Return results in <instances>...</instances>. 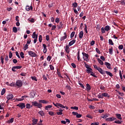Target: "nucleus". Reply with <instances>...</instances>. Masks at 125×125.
<instances>
[{
	"mask_svg": "<svg viewBox=\"0 0 125 125\" xmlns=\"http://www.w3.org/2000/svg\"><path fill=\"white\" fill-rule=\"evenodd\" d=\"M101 31H102V34H105V33L106 32V30H105V28H104V27H102Z\"/></svg>",
	"mask_w": 125,
	"mask_h": 125,
	"instance_id": "45",
	"label": "nucleus"
},
{
	"mask_svg": "<svg viewBox=\"0 0 125 125\" xmlns=\"http://www.w3.org/2000/svg\"><path fill=\"white\" fill-rule=\"evenodd\" d=\"M98 98H99V99H103L104 97H103V94L102 93V94H99L97 96Z\"/></svg>",
	"mask_w": 125,
	"mask_h": 125,
	"instance_id": "36",
	"label": "nucleus"
},
{
	"mask_svg": "<svg viewBox=\"0 0 125 125\" xmlns=\"http://www.w3.org/2000/svg\"><path fill=\"white\" fill-rule=\"evenodd\" d=\"M0 60H1V63H2V64H3L4 63V59L3 58V57L2 56H1Z\"/></svg>",
	"mask_w": 125,
	"mask_h": 125,
	"instance_id": "52",
	"label": "nucleus"
},
{
	"mask_svg": "<svg viewBox=\"0 0 125 125\" xmlns=\"http://www.w3.org/2000/svg\"><path fill=\"white\" fill-rule=\"evenodd\" d=\"M109 53L110 55H113V47L111 46L109 49Z\"/></svg>",
	"mask_w": 125,
	"mask_h": 125,
	"instance_id": "28",
	"label": "nucleus"
},
{
	"mask_svg": "<svg viewBox=\"0 0 125 125\" xmlns=\"http://www.w3.org/2000/svg\"><path fill=\"white\" fill-rule=\"evenodd\" d=\"M116 2H120V4H121V5H125V2L123 1H122L118 0V1H117Z\"/></svg>",
	"mask_w": 125,
	"mask_h": 125,
	"instance_id": "49",
	"label": "nucleus"
},
{
	"mask_svg": "<svg viewBox=\"0 0 125 125\" xmlns=\"http://www.w3.org/2000/svg\"><path fill=\"white\" fill-rule=\"evenodd\" d=\"M108 117H109L108 114H105L104 115L101 116V118H102V119H107Z\"/></svg>",
	"mask_w": 125,
	"mask_h": 125,
	"instance_id": "38",
	"label": "nucleus"
},
{
	"mask_svg": "<svg viewBox=\"0 0 125 125\" xmlns=\"http://www.w3.org/2000/svg\"><path fill=\"white\" fill-rule=\"evenodd\" d=\"M32 106L30 104H26V109H30V108H32Z\"/></svg>",
	"mask_w": 125,
	"mask_h": 125,
	"instance_id": "37",
	"label": "nucleus"
},
{
	"mask_svg": "<svg viewBox=\"0 0 125 125\" xmlns=\"http://www.w3.org/2000/svg\"><path fill=\"white\" fill-rule=\"evenodd\" d=\"M91 125H99V122H95L91 124Z\"/></svg>",
	"mask_w": 125,
	"mask_h": 125,
	"instance_id": "62",
	"label": "nucleus"
},
{
	"mask_svg": "<svg viewBox=\"0 0 125 125\" xmlns=\"http://www.w3.org/2000/svg\"><path fill=\"white\" fill-rule=\"evenodd\" d=\"M50 108H52V105H46L45 107V110H48V109H50Z\"/></svg>",
	"mask_w": 125,
	"mask_h": 125,
	"instance_id": "35",
	"label": "nucleus"
},
{
	"mask_svg": "<svg viewBox=\"0 0 125 125\" xmlns=\"http://www.w3.org/2000/svg\"><path fill=\"white\" fill-rule=\"evenodd\" d=\"M32 37V39H38V34H36V32L33 33Z\"/></svg>",
	"mask_w": 125,
	"mask_h": 125,
	"instance_id": "19",
	"label": "nucleus"
},
{
	"mask_svg": "<svg viewBox=\"0 0 125 125\" xmlns=\"http://www.w3.org/2000/svg\"><path fill=\"white\" fill-rule=\"evenodd\" d=\"M42 45L43 47V53L44 54H45L46 53V52H47V48H46L47 47L46 45L45 44H43Z\"/></svg>",
	"mask_w": 125,
	"mask_h": 125,
	"instance_id": "11",
	"label": "nucleus"
},
{
	"mask_svg": "<svg viewBox=\"0 0 125 125\" xmlns=\"http://www.w3.org/2000/svg\"><path fill=\"white\" fill-rule=\"evenodd\" d=\"M23 100H24V99H23V98L16 99V101H17V102L23 101Z\"/></svg>",
	"mask_w": 125,
	"mask_h": 125,
	"instance_id": "55",
	"label": "nucleus"
},
{
	"mask_svg": "<svg viewBox=\"0 0 125 125\" xmlns=\"http://www.w3.org/2000/svg\"><path fill=\"white\" fill-rule=\"evenodd\" d=\"M38 114H39L41 117H43V116H44V112L42 110L39 111Z\"/></svg>",
	"mask_w": 125,
	"mask_h": 125,
	"instance_id": "26",
	"label": "nucleus"
},
{
	"mask_svg": "<svg viewBox=\"0 0 125 125\" xmlns=\"http://www.w3.org/2000/svg\"><path fill=\"white\" fill-rule=\"evenodd\" d=\"M84 30L85 33H86V34H87L88 32H87V25H86V24H84Z\"/></svg>",
	"mask_w": 125,
	"mask_h": 125,
	"instance_id": "32",
	"label": "nucleus"
},
{
	"mask_svg": "<svg viewBox=\"0 0 125 125\" xmlns=\"http://www.w3.org/2000/svg\"><path fill=\"white\" fill-rule=\"evenodd\" d=\"M16 85L18 87H22V85H23V83L21 80H18L16 83Z\"/></svg>",
	"mask_w": 125,
	"mask_h": 125,
	"instance_id": "3",
	"label": "nucleus"
},
{
	"mask_svg": "<svg viewBox=\"0 0 125 125\" xmlns=\"http://www.w3.org/2000/svg\"><path fill=\"white\" fill-rule=\"evenodd\" d=\"M25 9H26V11H30V10H33V6H29L27 5L26 6Z\"/></svg>",
	"mask_w": 125,
	"mask_h": 125,
	"instance_id": "13",
	"label": "nucleus"
},
{
	"mask_svg": "<svg viewBox=\"0 0 125 125\" xmlns=\"http://www.w3.org/2000/svg\"><path fill=\"white\" fill-rule=\"evenodd\" d=\"M12 56H13L12 52H9V58L10 59H11V58H12Z\"/></svg>",
	"mask_w": 125,
	"mask_h": 125,
	"instance_id": "60",
	"label": "nucleus"
},
{
	"mask_svg": "<svg viewBox=\"0 0 125 125\" xmlns=\"http://www.w3.org/2000/svg\"><path fill=\"white\" fill-rule=\"evenodd\" d=\"M82 55L83 56H84L86 58L84 59V60L86 62H88L89 61V59H88V57H89V55L88 54H86L84 52H82Z\"/></svg>",
	"mask_w": 125,
	"mask_h": 125,
	"instance_id": "4",
	"label": "nucleus"
},
{
	"mask_svg": "<svg viewBox=\"0 0 125 125\" xmlns=\"http://www.w3.org/2000/svg\"><path fill=\"white\" fill-rule=\"evenodd\" d=\"M32 106H35V107H38L39 109H42V104L41 103H38L37 101H34L32 102Z\"/></svg>",
	"mask_w": 125,
	"mask_h": 125,
	"instance_id": "2",
	"label": "nucleus"
},
{
	"mask_svg": "<svg viewBox=\"0 0 125 125\" xmlns=\"http://www.w3.org/2000/svg\"><path fill=\"white\" fill-rule=\"evenodd\" d=\"M70 108L73 110H79V107L78 106H71Z\"/></svg>",
	"mask_w": 125,
	"mask_h": 125,
	"instance_id": "48",
	"label": "nucleus"
},
{
	"mask_svg": "<svg viewBox=\"0 0 125 125\" xmlns=\"http://www.w3.org/2000/svg\"><path fill=\"white\" fill-rule=\"evenodd\" d=\"M52 58L51 57V56H48L47 57V60L48 61V62H49V61H50V60H51V59Z\"/></svg>",
	"mask_w": 125,
	"mask_h": 125,
	"instance_id": "61",
	"label": "nucleus"
},
{
	"mask_svg": "<svg viewBox=\"0 0 125 125\" xmlns=\"http://www.w3.org/2000/svg\"><path fill=\"white\" fill-rule=\"evenodd\" d=\"M100 29H101V26L100 25V24L97 25L96 30H100Z\"/></svg>",
	"mask_w": 125,
	"mask_h": 125,
	"instance_id": "58",
	"label": "nucleus"
},
{
	"mask_svg": "<svg viewBox=\"0 0 125 125\" xmlns=\"http://www.w3.org/2000/svg\"><path fill=\"white\" fill-rule=\"evenodd\" d=\"M63 35H64V36L61 37V39H60L61 42H63V41H64V40H66V39H67L68 37V36H67V33L66 32H64Z\"/></svg>",
	"mask_w": 125,
	"mask_h": 125,
	"instance_id": "8",
	"label": "nucleus"
},
{
	"mask_svg": "<svg viewBox=\"0 0 125 125\" xmlns=\"http://www.w3.org/2000/svg\"><path fill=\"white\" fill-rule=\"evenodd\" d=\"M100 59L103 61H105V57L102 56L100 57Z\"/></svg>",
	"mask_w": 125,
	"mask_h": 125,
	"instance_id": "63",
	"label": "nucleus"
},
{
	"mask_svg": "<svg viewBox=\"0 0 125 125\" xmlns=\"http://www.w3.org/2000/svg\"><path fill=\"white\" fill-rule=\"evenodd\" d=\"M65 51L67 54H69L70 53V46L69 45H66Z\"/></svg>",
	"mask_w": 125,
	"mask_h": 125,
	"instance_id": "9",
	"label": "nucleus"
},
{
	"mask_svg": "<svg viewBox=\"0 0 125 125\" xmlns=\"http://www.w3.org/2000/svg\"><path fill=\"white\" fill-rule=\"evenodd\" d=\"M83 31H81L79 33V39H83Z\"/></svg>",
	"mask_w": 125,
	"mask_h": 125,
	"instance_id": "23",
	"label": "nucleus"
},
{
	"mask_svg": "<svg viewBox=\"0 0 125 125\" xmlns=\"http://www.w3.org/2000/svg\"><path fill=\"white\" fill-rule=\"evenodd\" d=\"M75 32L73 31L71 32V34H70V39H72V38H74V36H75Z\"/></svg>",
	"mask_w": 125,
	"mask_h": 125,
	"instance_id": "44",
	"label": "nucleus"
},
{
	"mask_svg": "<svg viewBox=\"0 0 125 125\" xmlns=\"http://www.w3.org/2000/svg\"><path fill=\"white\" fill-rule=\"evenodd\" d=\"M96 51L97 53H98V54H101V52H100V50L99 49H98V48H96Z\"/></svg>",
	"mask_w": 125,
	"mask_h": 125,
	"instance_id": "54",
	"label": "nucleus"
},
{
	"mask_svg": "<svg viewBox=\"0 0 125 125\" xmlns=\"http://www.w3.org/2000/svg\"><path fill=\"white\" fill-rule=\"evenodd\" d=\"M29 45H28V44H25V46L23 47V49L24 50H27V49H28V48H29Z\"/></svg>",
	"mask_w": 125,
	"mask_h": 125,
	"instance_id": "42",
	"label": "nucleus"
},
{
	"mask_svg": "<svg viewBox=\"0 0 125 125\" xmlns=\"http://www.w3.org/2000/svg\"><path fill=\"white\" fill-rule=\"evenodd\" d=\"M93 67L95 70H97L100 74L102 75H105V73L107 75V76H109L111 78L113 77V73H111V72L108 71H104L103 69L100 67H98L96 65H94Z\"/></svg>",
	"mask_w": 125,
	"mask_h": 125,
	"instance_id": "1",
	"label": "nucleus"
},
{
	"mask_svg": "<svg viewBox=\"0 0 125 125\" xmlns=\"http://www.w3.org/2000/svg\"><path fill=\"white\" fill-rule=\"evenodd\" d=\"M32 125H37V123H38V119H36L35 118H32Z\"/></svg>",
	"mask_w": 125,
	"mask_h": 125,
	"instance_id": "17",
	"label": "nucleus"
},
{
	"mask_svg": "<svg viewBox=\"0 0 125 125\" xmlns=\"http://www.w3.org/2000/svg\"><path fill=\"white\" fill-rule=\"evenodd\" d=\"M72 6L73 8H77L78 7V3L74 2L72 3Z\"/></svg>",
	"mask_w": 125,
	"mask_h": 125,
	"instance_id": "27",
	"label": "nucleus"
},
{
	"mask_svg": "<svg viewBox=\"0 0 125 125\" xmlns=\"http://www.w3.org/2000/svg\"><path fill=\"white\" fill-rule=\"evenodd\" d=\"M5 88H3L1 92V95H3L5 93Z\"/></svg>",
	"mask_w": 125,
	"mask_h": 125,
	"instance_id": "50",
	"label": "nucleus"
},
{
	"mask_svg": "<svg viewBox=\"0 0 125 125\" xmlns=\"http://www.w3.org/2000/svg\"><path fill=\"white\" fill-rule=\"evenodd\" d=\"M104 65H105L106 68H107V69H111V64L108 62H104Z\"/></svg>",
	"mask_w": 125,
	"mask_h": 125,
	"instance_id": "12",
	"label": "nucleus"
},
{
	"mask_svg": "<svg viewBox=\"0 0 125 125\" xmlns=\"http://www.w3.org/2000/svg\"><path fill=\"white\" fill-rule=\"evenodd\" d=\"M13 97H14L13 94L10 93L7 95L6 99H7V100H11V99H13Z\"/></svg>",
	"mask_w": 125,
	"mask_h": 125,
	"instance_id": "7",
	"label": "nucleus"
},
{
	"mask_svg": "<svg viewBox=\"0 0 125 125\" xmlns=\"http://www.w3.org/2000/svg\"><path fill=\"white\" fill-rule=\"evenodd\" d=\"M59 111L57 112L56 114H57L58 115H61L63 114V110L62 109H59Z\"/></svg>",
	"mask_w": 125,
	"mask_h": 125,
	"instance_id": "20",
	"label": "nucleus"
},
{
	"mask_svg": "<svg viewBox=\"0 0 125 125\" xmlns=\"http://www.w3.org/2000/svg\"><path fill=\"white\" fill-rule=\"evenodd\" d=\"M108 43L109 44H110V45H114V42H113V41L111 39L108 40Z\"/></svg>",
	"mask_w": 125,
	"mask_h": 125,
	"instance_id": "34",
	"label": "nucleus"
},
{
	"mask_svg": "<svg viewBox=\"0 0 125 125\" xmlns=\"http://www.w3.org/2000/svg\"><path fill=\"white\" fill-rule=\"evenodd\" d=\"M20 55L21 57V58L23 59L24 58V53L23 52H21V53H20Z\"/></svg>",
	"mask_w": 125,
	"mask_h": 125,
	"instance_id": "47",
	"label": "nucleus"
},
{
	"mask_svg": "<svg viewBox=\"0 0 125 125\" xmlns=\"http://www.w3.org/2000/svg\"><path fill=\"white\" fill-rule=\"evenodd\" d=\"M39 102H40V103H42L43 104H47V103H48V102L45 100H40Z\"/></svg>",
	"mask_w": 125,
	"mask_h": 125,
	"instance_id": "30",
	"label": "nucleus"
},
{
	"mask_svg": "<svg viewBox=\"0 0 125 125\" xmlns=\"http://www.w3.org/2000/svg\"><path fill=\"white\" fill-rule=\"evenodd\" d=\"M86 117V118H88L89 119H93V117H92V116L90 115V114H87Z\"/></svg>",
	"mask_w": 125,
	"mask_h": 125,
	"instance_id": "57",
	"label": "nucleus"
},
{
	"mask_svg": "<svg viewBox=\"0 0 125 125\" xmlns=\"http://www.w3.org/2000/svg\"><path fill=\"white\" fill-rule=\"evenodd\" d=\"M17 106L18 107H20L21 109H24V108L26 107V105L24 103H20L19 104H17Z\"/></svg>",
	"mask_w": 125,
	"mask_h": 125,
	"instance_id": "6",
	"label": "nucleus"
},
{
	"mask_svg": "<svg viewBox=\"0 0 125 125\" xmlns=\"http://www.w3.org/2000/svg\"><path fill=\"white\" fill-rule=\"evenodd\" d=\"M116 116L117 118V119H118V120H122V115H121V114H119V113H117L116 114Z\"/></svg>",
	"mask_w": 125,
	"mask_h": 125,
	"instance_id": "25",
	"label": "nucleus"
},
{
	"mask_svg": "<svg viewBox=\"0 0 125 125\" xmlns=\"http://www.w3.org/2000/svg\"><path fill=\"white\" fill-rule=\"evenodd\" d=\"M49 67L51 71H53V70H54V66H53V65L50 64Z\"/></svg>",
	"mask_w": 125,
	"mask_h": 125,
	"instance_id": "59",
	"label": "nucleus"
},
{
	"mask_svg": "<svg viewBox=\"0 0 125 125\" xmlns=\"http://www.w3.org/2000/svg\"><path fill=\"white\" fill-rule=\"evenodd\" d=\"M86 72L87 73V74H90L92 72V68L90 67L87 68Z\"/></svg>",
	"mask_w": 125,
	"mask_h": 125,
	"instance_id": "24",
	"label": "nucleus"
},
{
	"mask_svg": "<svg viewBox=\"0 0 125 125\" xmlns=\"http://www.w3.org/2000/svg\"><path fill=\"white\" fill-rule=\"evenodd\" d=\"M90 74V75L92 76V77H94V78H97V76L95 75V73H94V72L92 71Z\"/></svg>",
	"mask_w": 125,
	"mask_h": 125,
	"instance_id": "46",
	"label": "nucleus"
},
{
	"mask_svg": "<svg viewBox=\"0 0 125 125\" xmlns=\"http://www.w3.org/2000/svg\"><path fill=\"white\" fill-rule=\"evenodd\" d=\"M98 62L100 64V65H104V62L101 60L100 59H98Z\"/></svg>",
	"mask_w": 125,
	"mask_h": 125,
	"instance_id": "29",
	"label": "nucleus"
},
{
	"mask_svg": "<svg viewBox=\"0 0 125 125\" xmlns=\"http://www.w3.org/2000/svg\"><path fill=\"white\" fill-rule=\"evenodd\" d=\"M57 74L60 78L63 79V76H61V73L60 72H59V69L58 68H57Z\"/></svg>",
	"mask_w": 125,
	"mask_h": 125,
	"instance_id": "18",
	"label": "nucleus"
},
{
	"mask_svg": "<svg viewBox=\"0 0 125 125\" xmlns=\"http://www.w3.org/2000/svg\"><path fill=\"white\" fill-rule=\"evenodd\" d=\"M18 31V29H17V27L14 26L13 27V32H14V33H17Z\"/></svg>",
	"mask_w": 125,
	"mask_h": 125,
	"instance_id": "41",
	"label": "nucleus"
},
{
	"mask_svg": "<svg viewBox=\"0 0 125 125\" xmlns=\"http://www.w3.org/2000/svg\"><path fill=\"white\" fill-rule=\"evenodd\" d=\"M114 123H115V124H118L119 125H121V124L123 123V121L121 120H118L114 121Z\"/></svg>",
	"mask_w": 125,
	"mask_h": 125,
	"instance_id": "39",
	"label": "nucleus"
},
{
	"mask_svg": "<svg viewBox=\"0 0 125 125\" xmlns=\"http://www.w3.org/2000/svg\"><path fill=\"white\" fill-rule=\"evenodd\" d=\"M86 90H87V91H89V90L91 89V87L89 83H87L86 84Z\"/></svg>",
	"mask_w": 125,
	"mask_h": 125,
	"instance_id": "16",
	"label": "nucleus"
},
{
	"mask_svg": "<svg viewBox=\"0 0 125 125\" xmlns=\"http://www.w3.org/2000/svg\"><path fill=\"white\" fill-rule=\"evenodd\" d=\"M78 83L79 85H80L81 87L83 88V89H84V85H83V83H81V82H80V79L78 80Z\"/></svg>",
	"mask_w": 125,
	"mask_h": 125,
	"instance_id": "31",
	"label": "nucleus"
},
{
	"mask_svg": "<svg viewBox=\"0 0 125 125\" xmlns=\"http://www.w3.org/2000/svg\"><path fill=\"white\" fill-rule=\"evenodd\" d=\"M28 53L29 56H31V57H37V55L36 54V53L32 51H28Z\"/></svg>",
	"mask_w": 125,
	"mask_h": 125,
	"instance_id": "5",
	"label": "nucleus"
},
{
	"mask_svg": "<svg viewBox=\"0 0 125 125\" xmlns=\"http://www.w3.org/2000/svg\"><path fill=\"white\" fill-rule=\"evenodd\" d=\"M75 42H76V40L74 39L68 43V45L69 46H72V45H73V44H74Z\"/></svg>",
	"mask_w": 125,
	"mask_h": 125,
	"instance_id": "14",
	"label": "nucleus"
},
{
	"mask_svg": "<svg viewBox=\"0 0 125 125\" xmlns=\"http://www.w3.org/2000/svg\"><path fill=\"white\" fill-rule=\"evenodd\" d=\"M14 122V118H11L10 119H9L8 121L9 124H12Z\"/></svg>",
	"mask_w": 125,
	"mask_h": 125,
	"instance_id": "40",
	"label": "nucleus"
},
{
	"mask_svg": "<svg viewBox=\"0 0 125 125\" xmlns=\"http://www.w3.org/2000/svg\"><path fill=\"white\" fill-rule=\"evenodd\" d=\"M53 104L55 106V107H57V108H58V109L60 108L59 106L60 105V104L57 103L56 104H55L54 102H53Z\"/></svg>",
	"mask_w": 125,
	"mask_h": 125,
	"instance_id": "33",
	"label": "nucleus"
},
{
	"mask_svg": "<svg viewBox=\"0 0 125 125\" xmlns=\"http://www.w3.org/2000/svg\"><path fill=\"white\" fill-rule=\"evenodd\" d=\"M103 97H107V98H109L110 97V95L107 93H103Z\"/></svg>",
	"mask_w": 125,
	"mask_h": 125,
	"instance_id": "22",
	"label": "nucleus"
},
{
	"mask_svg": "<svg viewBox=\"0 0 125 125\" xmlns=\"http://www.w3.org/2000/svg\"><path fill=\"white\" fill-rule=\"evenodd\" d=\"M117 119L115 117H109L106 119L107 122H113V121H116Z\"/></svg>",
	"mask_w": 125,
	"mask_h": 125,
	"instance_id": "10",
	"label": "nucleus"
},
{
	"mask_svg": "<svg viewBox=\"0 0 125 125\" xmlns=\"http://www.w3.org/2000/svg\"><path fill=\"white\" fill-rule=\"evenodd\" d=\"M119 75L120 77V79L121 80H123V74H122V71L121 70H119Z\"/></svg>",
	"mask_w": 125,
	"mask_h": 125,
	"instance_id": "56",
	"label": "nucleus"
},
{
	"mask_svg": "<svg viewBox=\"0 0 125 125\" xmlns=\"http://www.w3.org/2000/svg\"><path fill=\"white\" fill-rule=\"evenodd\" d=\"M16 69H21L22 68V66H15Z\"/></svg>",
	"mask_w": 125,
	"mask_h": 125,
	"instance_id": "64",
	"label": "nucleus"
},
{
	"mask_svg": "<svg viewBox=\"0 0 125 125\" xmlns=\"http://www.w3.org/2000/svg\"><path fill=\"white\" fill-rule=\"evenodd\" d=\"M48 114L50 115V116H54V115H55L53 111H48Z\"/></svg>",
	"mask_w": 125,
	"mask_h": 125,
	"instance_id": "51",
	"label": "nucleus"
},
{
	"mask_svg": "<svg viewBox=\"0 0 125 125\" xmlns=\"http://www.w3.org/2000/svg\"><path fill=\"white\" fill-rule=\"evenodd\" d=\"M39 42H42V36L40 35L39 37Z\"/></svg>",
	"mask_w": 125,
	"mask_h": 125,
	"instance_id": "43",
	"label": "nucleus"
},
{
	"mask_svg": "<svg viewBox=\"0 0 125 125\" xmlns=\"http://www.w3.org/2000/svg\"><path fill=\"white\" fill-rule=\"evenodd\" d=\"M105 30L106 32H109V31H110V30H111V28L110 27V26L109 25H106L105 26Z\"/></svg>",
	"mask_w": 125,
	"mask_h": 125,
	"instance_id": "21",
	"label": "nucleus"
},
{
	"mask_svg": "<svg viewBox=\"0 0 125 125\" xmlns=\"http://www.w3.org/2000/svg\"><path fill=\"white\" fill-rule=\"evenodd\" d=\"M28 21H30L31 23H35V19H34L33 18L28 19Z\"/></svg>",
	"mask_w": 125,
	"mask_h": 125,
	"instance_id": "53",
	"label": "nucleus"
},
{
	"mask_svg": "<svg viewBox=\"0 0 125 125\" xmlns=\"http://www.w3.org/2000/svg\"><path fill=\"white\" fill-rule=\"evenodd\" d=\"M30 98H34L35 96H36V94H35L34 91H32L30 92Z\"/></svg>",
	"mask_w": 125,
	"mask_h": 125,
	"instance_id": "15",
	"label": "nucleus"
}]
</instances>
